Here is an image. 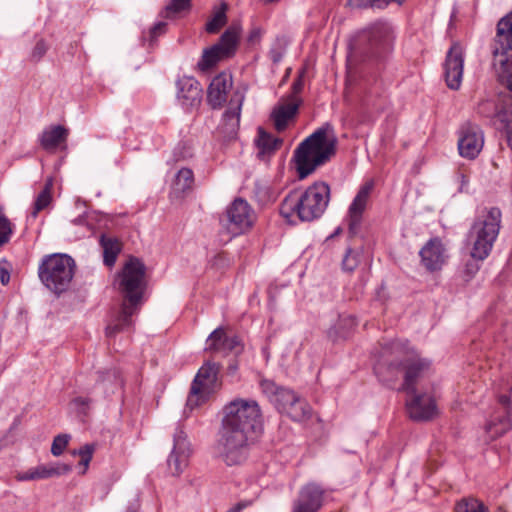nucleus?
Masks as SVG:
<instances>
[{
    "instance_id": "obj_1",
    "label": "nucleus",
    "mask_w": 512,
    "mask_h": 512,
    "mask_svg": "<svg viewBox=\"0 0 512 512\" xmlns=\"http://www.w3.org/2000/svg\"><path fill=\"white\" fill-rule=\"evenodd\" d=\"M430 366L427 359L410 351L407 343L393 341L382 348L380 359L374 365V372L383 384L391 387L404 371L402 390L414 393L416 383Z\"/></svg>"
},
{
    "instance_id": "obj_2",
    "label": "nucleus",
    "mask_w": 512,
    "mask_h": 512,
    "mask_svg": "<svg viewBox=\"0 0 512 512\" xmlns=\"http://www.w3.org/2000/svg\"><path fill=\"white\" fill-rule=\"evenodd\" d=\"M492 53L498 79L510 91L497 118L504 124L507 141L512 148V13L498 22Z\"/></svg>"
},
{
    "instance_id": "obj_3",
    "label": "nucleus",
    "mask_w": 512,
    "mask_h": 512,
    "mask_svg": "<svg viewBox=\"0 0 512 512\" xmlns=\"http://www.w3.org/2000/svg\"><path fill=\"white\" fill-rule=\"evenodd\" d=\"M145 271L144 263L135 257L129 258L123 266L118 278V288L124 296V302L106 327L108 337H112L132 325L131 318L136 313L142 297Z\"/></svg>"
},
{
    "instance_id": "obj_4",
    "label": "nucleus",
    "mask_w": 512,
    "mask_h": 512,
    "mask_svg": "<svg viewBox=\"0 0 512 512\" xmlns=\"http://www.w3.org/2000/svg\"><path fill=\"white\" fill-rule=\"evenodd\" d=\"M329 129L328 124L318 128L296 148L294 159L299 179L306 178L335 155L337 140L328 136Z\"/></svg>"
},
{
    "instance_id": "obj_5",
    "label": "nucleus",
    "mask_w": 512,
    "mask_h": 512,
    "mask_svg": "<svg viewBox=\"0 0 512 512\" xmlns=\"http://www.w3.org/2000/svg\"><path fill=\"white\" fill-rule=\"evenodd\" d=\"M330 200V187L325 182H316L305 191L294 190L284 198L281 214L289 217L296 214L301 221L318 219L326 210Z\"/></svg>"
},
{
    "instance_id": "obj_6",
    "label": "nucleus",
    "mask_w": 512,
    "mask_h": 512,
    "mask_svg": "<svg viewBox=\"0 0 512 512\" xmlns=\"http://www.w3.org/2000/svg\"><path fill=\"white\" fill-rule=\"evenodd\" d=\"M501 224L499 208L480 210L467 235V243L471 246L470 255L475 260H484L490 254L498 237Z\"/></svg>"
},
{
    "instance_id": "obj_7",
    "label": "nucleus",
    "mask_w": 512,
    "mask_h": 512,
    "mask_svg": "<svg viewBox=\"0 0 512 512\" xmlns=\"http://www.w3.org/2000/svg\"><path fill=\"white\" fill-rule=\"evenodd\" d=\"M222 430L255 438L262 430V415L254 400L235 399L224 409Z\"/></svg>"
},
{
    "instance_id": "obj_8",
    "label": "nucleus",
    "mask_w": 512,
    "mask_h": 512,
    "mask_svg": "<svg viewBox=\"0 0 512 512\" xmlns=\"http://www.w3.org/2000/svg\"><path fill=\"white\" fill-rule=\"evenodd\" d=\"M394 38L391 24L384 20H377L358 34L352 47L351 57H360L362 61L381 58L392 49Z\"/></svg>"
},
{
    "instance_id": "obj_9",
    "label": "nucleus",
    "mask_w": 512,
    "mask_h": 512,
    "mask_svg": "<svg viewBox=\"0 0 512 512\" xmlns=\"http://www.w3.org/2000/svg\"><path fill=\"white\" fill-rule=\"evenodd\" d=\"M75 267L72 257L66 254H50L42 258L38 267V276L48 290L60 295L69 288Z\"/></svg>"
},
{
    "instance_id": "obj_10",
    "label": "nucleus",
    "mask_w": 512,
    "mask_h": 512,
    "mask_svg": "<svg viewBox=\"0 0 512 512\" xmlns=\"http://www.w3.org/2000/svg\"><path fill=\"white\" fill-rule=\"evenodd\" d=\"M241 33V26L232 23L222 34L219 42L203 51L197 66L201 71H208L220 61L234 55Z\"/></svg>"
},
{
    "instance_id": "obj_11",
    "label": "nucleus",
    "mask_w": 512,
    "mask_h": 512,
    "mask_svg": "<svg viewBox=\"0 0 512 512\" xmlns=\"http://www.w3.org/2000/svg\"><path fill=\"white\" fill-rule=\"evenodd\" d=\"M253 440L254 438L241 433L236 434L222 430L217 444L218 457L227 466L241 465L248 458L250 442Z\"/></svg>"
},
{
    "instance_id": "obj_12",
    "label": "nucleus",
    "mask_w": 512,
    "mask_h": 512,
    "mask_svg": "<svg viewBox=\"0 0 512 512\" xmlns=\"http://www.w3.org/2000/svg\"><path fill=\"white\" fill-rule=\"evenodd\" d=\"M255 221L254 209L242 198H236L227 207L225 215L221 219L223 226L231 236L239 235L250 229Z\"/></svg>"
},
{
    "instance_id": "obj_13",
    "label": "nucleus",
    "mask_w": 512,
    "mask_h": 512,
    "mask_svg": "<svg viewBox=\"0 0 512 512\" xmlns=\"http://www.w3.org/2000/svg\"><path fill=\"white\" fill-rule=\"evenodd\" d=\"M173 449L168 457L167 465L173 476H179L188 465L191 454L187 435L178 427L173 435Z\"/></svg>"
},
{
    "instance_id": "obj_14",
    "label": "nucleus",
    "mask_w": 512,
    "mask_h": 512,
    "mask_svg": "<svg viewBox=\"0 0 512 512\" xmlns=\"http://www.w3.org/2000/svg\"><path fill=\"white\" fill-rule=\"evenodd\" d=\"M483 144V133L477 125L466 123L461 127L458 150L462 157L475 159L482 150Z\"/></svg>"
},
{
    "instance_id": "obj_15",
    "label": "nucleus",
    "mask_w": 512,
    "mask_h": 512,
    "mask_svg": "<svg viewBox=\"0 0 512 512\" xmlns=\"http://www.w3.org/2000/svg\"><path fill=\"white\" fill-rule=\"evenodd\" d=\"M409 399L406 401L407 412L415 421H428L437 414V407L434 398L428 393H407Z\"/></svg>"
},
{
    "instance_id": "obj_16",
    "label": "nucleus",
    "mask_w": 512,
    "mask_h": 512,
    "mask_svg": "<svg viewBox=\"0 0 512 512\" xmlns=\"http://www.w3.org/2000/svg\"><path fill=\"white\" fill-rule=\"evenodd\" d=\"M463 49L460 44L454 43L447 52L444 64V76L447 86L450 89L457 90L463 76Z\"/></svg>"
},
{
    "instance_id": "obj_17",
    "label": "nucleus",
    "mask_w": 512,
    "mask_h": 512,
    "mask_svg": "<svg viewBox=\"0 0 512 512\" xmlns=\"http://www.w3.org/2000/svg\"><path fill=\"white\" fill-rule=\"evenodd\" d=\"M244 95L236 91L229 102V107L223 114L222 122L219 126V131L224 138L233 139L238 131L240 123V113L243 104Z\"/></svg>"
},
{
    "instance_id": "obj_18",
    "label": "nucleus",
    "mask_w": 512,
    "mask_h": 512,
    "mask_svg": "<svg viewBox=\"0 0 512 512\" xmlns=\"http://www.w3.org/2000/svg\"><path fill=\"white\" fill-rule=\"evenodd\" d=\"M324 490L316 483L303 486L293 502L292 512H317L323 505Z\"/></svg>"
},
{
    "instance_id": "obj_19",
    "label": "nucleus",
    "mask_w": 512,
    "mask_h": 512,
    "mask_svg": "<svg viewBox=\"0 0 512 512\" xmlns=\"http://www.w3.org/2000/svg\"><path fill=\"white\" fill-rule=\"evenodd\" d=\"M373 187L374 183L372 181L363 184L349 207V231L352 234H356L359 229Z\"/></svg>"
},
{
    "instance_id": "obj_20",
    "label": "nucleus",
    "mask_w": 512,
    "mask_h": 512,
    "mask_svg": "<svg viewBox=\"0 0 512 512\" xmlns=\"http://www.w3.org/2000/svg\"><path fill=\"white\" fill-rule=\"evenodd\" d=\"M260 386L262 392L281 413H285L290 405L295 403L298 397L292 390L278 387L273 381L270 380L261 381Z\"/></svg>"
},
{
    "instance_id": "obj_21",
    "label": "nucleus",
    "mask_w": 512,
    "mask_h": 512,
    "mask_svg": "<svg viewBox=\"0 0 512 512\" xmlns=\"http://www.w3.org/2000/svg\"><path fill=\"white\" fill-rule=\"evenodd\" d=\"M209 351L239 354L243 345L238 336H229L222 327L216 328L207 339Z\"/></svg>"
},
{
    "instance_id": "obj_22",
    "label": "nucleus",
    "mask_w": 512,
    "mask_h": 512,
    "mask_svg": "<svg viewBox=\"0 0 512 512\" xmlns=\"http://www.w3.org/2000/svg\"><path fill=\"white\" fill-rule=\"evenodd\" d=\"M419 254L421 263L431 272L441 269L446 260L445 248L439 238L430 239Z\"/></svg>"
},
{
    "instance_id": "obj_23",
    "label": "nucleus",
    "mask_w": 512,
    "mask_h": 512,
    "mask_svg": "<svg viewBox=\"0 0 512 512\" xmlns=\"http://www.w3.org/2000/svg\"><path fill=\"white\" fill-rule=\"evenodd\" d=\"M232 87V77L227 73L216 75L207 90V101L213 109L220 108L226 101L227 93Z\"/></svg>"
},
{
    "instance_id": "obj_24",
    "label": "nucleus",
    "mask_w": 512,
    "mask_h": 512,
    "mask_svg": "<svg viewBox=\"0 0 512 512\" xmlns=\"http://www.w3.org/2000/svg\"><path fill=\"white\" fill-rule=\"evenodd\" d=\"M177 86V98L183 106L194 107L200 104L202 88L195 78L183 77L177 82Z\"/></svg>"
},
{
    "instance_id": "obj_25",
    "label": "nucleus",
    "mask_w": 512,
    "mask_h": 512,
    "mask_svg": "<svg viewBox=\"0 0 512 512\" xmlns=\"http://www.w3.org/2000/svg\"><path fill=\"white\" fill-rule=\"evenodd\" d=\"M300 102V99L293 98L289 102L279 103L274 107L271 119L278 132L286 129L288 122L296 115Z\"/></svg>"
},
{
    "instance_id": "obj_26",
    "label": "nucleus",
    "mask_w": 512,
    "mask_h": 512,
    "mask_svg": "<svg viewBox=\"0 0 512 512\" xmlns=\"http://www.w3.org/2000/svg\"><path fill=\"white\" fill-rule=\"evenodd\" d=\"M218 372L219 366L216 363L207 362L199 369L192 384L210 394L215 388Z\"/></svg>"
},
{
    "instance_id": "obj_27",
    "label": "nucleus",
    "mask_w": 512,
    "mask_h": 512,
    "mask_svg": "<svg viewBox=\"0 0 512 512\" xmlns=\"http://www.w3.org/2000/svg\"><path fill=\"white\" fill-rule=\"evenodd\" d=\"M500 404L505 409V415H503L498 423H491L488 425L487 430L492 433L493 437H498L506 433L511 429V415H510V397L507 395H501L499 398Z\"/></svg>"
},
{
    "instance_id": "obj_28",
    "label": "nucleus",
    "mask_w": 512,
    "mask_h": 512,
    "mask_svg": "<svg viewBox=\"0 0 512 512\" xmlns=\"http://www.w3.org/2000/svg\"><path fill=\"white\" fill-rule=\"evenodd\" d=\"M68 130L61 125L53 126L42 133L41 145L45 150H54L66 141Z\"/></svg>"
},
{
    "instance_id": "obj_29",
    "label": "nucleus",
    "mask_w": 512,
    "mask_h": 512,
    "mask_svg": "<svg viewBox=\"0 0 512 512\" xmlns=\"http://www.w3.org/2000/svg\"><path fill=\"white\" fill-rule=\"evenodd\" d=\"M100 245L103 249V261L106 266H113L117 256L121 251V243L117 238L102 234L100 237Z\"/></svg>"
},
{
    "instance_id": "obj_30",
    "label": "nucleus",
    "mask_w": 512,
    "mask_h": 512,
    "mask_svg": "<svg viewBox=\"0 0 512 512\" xmlns=\"http://www.w3.org/2000/svg\"><path fill=\"white\" fill-rule=\"evenodd\" d=\"M194 185V174L189 168L180 169L175 175L172 185V193L177 197L191 191Z\"/></svg>"
},
{
    "instance_id": "obj_31",
    "label": "nucleus",
    "mask_w": 512,
    "mask_h": 512,
    "mask_svg": "<svg viewBox=\"0 0 512 512\" xmlns=\"http://www.w3.org/2000/svg\"><path fill=\"white\" fill-rule=\"evenodd\" d=\"M52 189L53 180L49 178L46 181L42 191L38 194L34 202L33 208L27 217V220L29 222L35 220L38 216V213L49 206L52 200Z\"/></svg>"
},
{
    "instance_id": "obj_32",
    "label": "nucleus",
    "mask_w": 512,
    "mask_h": 512,
    "mask_svg": "<svg viewBox=\"0 0 512 512\" xmlns=\"http://www.w3.org/2000/svg\"><path fill=\"white\" fill-rule=\"evenodd\" d=\"M255 142L259 150L258 155L260 157H264L266 154L273 153L282 143L279 138H275L262 128L258 129V137Z\"/></svg>"
},
{
    "instance_id": "obj_33",
    "label": "nucleus",
    "mask_w": 512,
    "mask_h": 512,
    "mask_svg": "<svg viewBox=\"0 0 512 512\" xmlns=\"http://www.w3.org/2000/svg\"><path fill=\"white\" fill-rule=\"evenodd\" d=\"M228 9V5L226 3H221L220 7L214 11L212 17L206 23V31L208 33H217L220 29L227 23L226 11Z\"/></svg>"
},
{
    "instance_id": "obj_34",
    "label": "nucleus",
    "mask_w": 512,
    "mask_h": 512,
    "mask_svg": "<svg viewBox=\"0 0 512 512\" xmlns=\"http://www.w3.org/2000/svg\"><path fill=\"white\" fill-rule=\"evenodd\" d=\"M191 8V0H171L164 8L162 16L173 19L180 17Z\"/></svg>"
},
{
    "instance_id": "obj_35",
    "label": "nucleus",
    "mask_w": 512,
    "mask_h": 512,
    "mask_svg": "<svg viewBox=\"0 0 512 512\" xmlns=\"http://www.w3.org/2000/svg\"><path fill=\"white\" fill-rule=\"evenodd\" d=\"M285 413L294 421H302L310 414V406L304 399L297 397Z\"/></svg>"
},
{
    "instance_id": "obj_36",
    "label": "nucleus",
    "mask_w": 512,
    "mask_h": 512,
    "mask_svg": "<svg viewBox=\"0 0 512 512\" xmlns=\"http://www.w3.org/2000/svg\"><path fill=\"white\" fill-rule=\"evenodd\" d=\"M405 0H347L348 6L354 9H383L390 2L402 4Z\"/></svg>"
},
{
    "instance_id": "obj_37",
    "label": "nucleus",
    "mask_w": 512,
    "mask_h": 512,
    "mask_svg": "<svg viewBox=\"0 0 512 512\" xmlns=\"http://www.w3.org/2000/svg\"><path fill=\"white\" fill-rule=\"evenodd\" d=\"M16 479L18 481H33V480L47 479L45 464L38 465L34 468L29 469L26 472L18 473L16 475Z\"/></svg>"
},
{
    "instance_id": "obj_38",
    "label": "nucleus",
    "mask_w": 512,
    "mask_h": 512,
    "mask_svg": "<svg viewBox=\"0 0 512 512\" xmlns=\"http://www.w3.org/2000/svg\"><path fill=\"white\" fill-rule=\"evenodd\" d=\"M455 512H485V507L479 500L467 498L457 503Z\"/></svg>"
},
{
    "instance_id": "obj_39",
    "label": "nucleus",
    "mask_w": 512,
    "mask_h": 512,
    "mask_svg": "<svg viewBox=\"0 0 512 512\" xmlns=\"http://www.w3.org/2000/svg\"><path fill=\"white\" fill-rule=\"evenodd\" d=\"M209 393L204 392L197 385L192 384L190 393L187 398L186 407L190 410L198 407L202 401H204V397Z\"/></svg>"
},
{
    "instance_id": "obj_40",
    "label": "nucleus",
    "mask_w": 512,
    "mask_h": 512,
    "mask_svg": "<svg viewBox=\"0 0 512 512\" xmlns=\"http://www.w3.org/2000/svg\"><path fill=\"white\" fill-rule=\"evenodd\" d=\"M360 252L353 249H347L346 254L342 261V268L347 272L354 271L360 262Z\"/></svg>"
},
{
    "instance_id": "obj_41",
    "label": "nucleus",
    "mask_w": 512,
    "mask_h": 512,
    "mask_svg": "<svg viewBox=\"0 0 512 512\" xmlns=\"http://www.w3.org/2000/svg\"><path fill=\"white\" fill-rule=\"evenodd\" d=\"M45 467L47 479L65 475L72 470L71 465L60 462L48 463Z\"/></svg>"
},
{
    "instance_id": "obj_42",
    "label": "nucleus",
    "mask_w": 512,
    "mask_h": 512,
    "mask_svg": "<svg viewBox=\"0 0 512 512\" xmlns=\"http://www.w3.org/2000/svg\"><path fill=\"white\" fill-rule=\"evenodd\" d=\"M70 440V435L68 434H59L57 435L51 446V453L54 456H60L65 448L67 447Z\"/></svg>"
},
{
    "instance_id": "obj_43",
    "label": "nucleus",
    "mask_w": 512,
    "mask_h": 512,
    "mask_svg": "<svg viewBox=\"0 0 512 512\" xmlns=\"http://www.w3.org/2000/svg\"><path fill=\"white\" fill-rule=\"evenodd\" d=\"M94 450H95V446L93 444H85L77 452L78 455L81 457V460H80L79 464L83 466L82 473L86 472V470H87V468L89 466V463H90V461L92 459Z\"/></svg>"
},
{
    "instance_id": "obj_44",
    "label": "nucleus",
    "mask_w": 512,
    "mask_h": 512,
    "mask_svg": "<svg viewBox=\"0 0 512 512\" xmlns=\"http://www.w3.org/2000/svg\"><path fill=\"white\" fill-rule=\"evenodd\" d=\"M99 378L98 381L101 383L111 382L114 385H120L122 380L120 379V374L117 369H110L107 371L98 372Z\"/></svg>"
},
{
    "instance_id": "obj_45",
    "label": "nucleus",
    "mask_w": 512,
    "mask_h": 512,
    "mask_svg": "<svg viewBox=\"0 0 512 512\" xmlns=\"http://www.w3.org/2000/svg\"><path fill=\"white\" fill-rule=\"evenodd\" d=\"M48 46L44 40H39L31 53L32 61L38 62L47 52Z\"/></svg>"
},
{
    "instance_id": "obj_46",
    "label": "nucleus",
    "mask_w": 512,
    "mask_h": 512,
    "mask_svg": "<svg viewBox=\"0 0 512 512\" xmlns=\"http://www.w3.org/2000/svg\"><path fill=\"white\" fill-rule=\"evenodd\" d=\"M94 215L91 212L84 211L82 215L78 216L73 220L75 225H85L89 230H93L92 220Z\"/></svg>"
},
{
    "instance_id": "obj_47",
    "label": "nucleus",
    "mask_w": 512,
    "mask_h": 512,
    "mask_svg": "<svg viewBox=\"0 0 512 512\" xmlns=\"http://www.w3.org/2000/svg\"><path fill=\"white\" fill-rule=\"evenodd\" d=\"M303 87L304 81L302 75H300L297 79L294 80L292 84V95L290 97V100H292L293 98L298 99L296 95L303 90Z\"/></svg>"
},
{
    "instance_id": "obj_48",
    "label": "nucleus",
    "mask_w": 512,
    "mask_h": 512,
    "mask_svg": "<svg viewBox=\"0 0 512 512\" xmlns=\"http://www.w3.org/2000/svg\"><path fill=\"white\" fill-rule=\"evenodd\" d=\"M166 29V23L164 22H159L157 24H155L151 29H150V36L152 39H155L156 37H158L159 35L163 34L164 31Z\"/></svg>"
},
{
    "instance_id": "obj_49",
    "label": "nucleus",
    "mask_w": 512,
    "mask_h": 512,
    "mask_svg": "<svg viewBox=\"0 0 512 512\" xmlns=\"http://www.w3.org/2000/svg\"><path fill=\"white\" fill-rule=\"evenodd\" d=\"M284 52L281 48H272L270 50V58L273 63H279L283 58Z\"/></svg>"
},
{
    "instance_id": "obj_50",
    "label": "nucleus",
    "mask_w": 512,
    "mask_h": 512,
    "mask_svg": "<svg viewBox=\"0 0 512 512\" xmlns=\"http://www.w3.org/2000/svg\"><path fill=\"white\" fill-rule=\"evenodd\" d=\"M251 504H252V502L248 501V500L240 501V502L236 503L235 505H233L226 512H241L243 509L247 508Z\"/></svg>"
},
{
    "instance_id": "obj_51",
    "label": "nucleus",
    "mask_w": 512,
    "mask_h": 512,
    "mask_svg": "<svg viewBox=\"0 0 512 512\" xmlns=\"http://www.w3.org/2000/svg\"><path fill=\"white\" fill-rule=\"evenodd\" d=\"M9 280H10L9 272L6 271V270H1L0 271V281H1V283L3 285H6V284H8Z\"/></svg>"
},
{
    "instance_id": "obj_52",
    "label": "nucleus",
    "mask_w": 512,
    "mask_h": 512,
    "mask_svg": "<svg viewBox=\"0 0 512 512\" xmlns=\"http://www.w3.org/2000/svg\"><path fill=\"white\" fill-rule=\"evenodd\" d=\"M259 37H260V32H259V30L255 29V30L251 31L248 41L253 42L256 39H258Z\"/></svg>"
},
{
    "instance_id": "obj_53",
    "label": "nucleus",
    "mask_w": 512,
    "mask_h": 512,
    "mask_svg": "<svg viewBox=\"0 0 512 512\" xmlns=\"http://www.w3.org/2000/svg\"><path fill=\"white\" fill-rule=\"evenodd\" d=\"M74 402H75L76 404H78V405H83V406H84V405H88V402H89V401H88V399H86V398H83V397H77V398H75V399H74Z\"/></svg>"
},
{
    "instance_id": "obj_54",
    "label": "nucleus",
    "mask_w": 512,
    "mask_h": 512,
    "mask_svg": "<svg viewBox=\"0 0 512 512\" xmlns=\"http://www.w3.org/2000/svg\"><path fill=\"white\" fill-rule=\"evenodd\" d=\"M138 507H139V505H138V503L136 502V503H134L133 505H131V506L129 507V509L127 510V512H138Z\"/></svg>"
},
{
    "instance_id": "obj_55",
    "label": "nucleus",
    "mask_w": 512,
    "mask_h": 512,
    "mask_svg": "<svg viewBox=\"0 0 512 512\" xmlns=\"http://www.w3.org/2000/svg\"><path fill=\"white\" fill-rule=\"evenodd\" d=\"M80 205H81V206H85L86 204H85V202H82L80 199H78V200L76 201V206H77V207H79Z\"/></svg>"
},
{
    "instance_id": "obj_56",
    "label": "nucleus",
    "mask_w": 512,
    "mask_h": 512,
    "mask_svg": "<svg viewBox=\"0 0 512 512\" xmlns=\"http://www.w3.org/2000/svg\"><path fill=\"white\" fill-rule=\"evenodd\" d=\"M468 181L466 180V177L462 175V186L466 184Z\"/></svg>"
},
{
    "instance_id": "obj_57",
    "label": "nucleus",
    "mask_w": 512,
    "mask_h": 512,
    "mask_svg": "<svg viewBox=\"0 0 512 512\" xmlns=\"http://www.w3.org/2000/svg\"><path fill=\"white\" fill-rule=\"evenodd\" d=\"M265 3H274V2H278L279 0H264Z\"/></svg>"
},
{
    "instance_id": "obj_58",
    "label": "nucleus",
    "mask_w": 512,
    "mask_h": 512,
    "mask_svg": "<svg viewBox=\"0 0 512 512\" xmlns=\"http://www.w3.org/2000/svg\"><path fill=\"white\" fill-rule=\"evenodd\" d=\"M339 232H340V228H338V229L335 231V235H336V234H338ZM333 236H334V234H333V235H331V237H333Z\"/></svg>"
},
{
    "instance_id": "obj_59",
    "label": "nucleus",
    "mask_w": 512,
    "mask_h": 512,
    "mask_svg": "<svg viewBox=\"0 0 512 512\" xmlns=\"http://www.w3.org/2000/svg\"><path fill=\"white\" fill-rule=\"evenodd\" d=\"M467 268L470 270V272H473V269L470 267V265H467Z\"/></svg>"
},
{
    "instance_id": "obj_60",
    "label": "nucleus",
    "mask_w": 512,
    "mask_h": 512,
    "mask_svg": "<svg viewBox=\"0 0 512 512\" xmlns=\"http://www.w3.org/2000/svg\"><path fill=\"white\" fill-rule=\"evenodd\" d=\"M467 268L470 270V272H473V269L470 267V265H467Z\"/></svg>"
},
{
    "instance_id": "obj_61",
    "label": "nucleus",
    "mask_w": 512,
    "mask_h": 512,
    "mask_svg": "<svg viewBox=\"0 0 512 512\" xmlns=\"http://www.w3.org/2000/svg\"><path fill=\"white\" fill-rule=\"evenodd\" d=\"M467 268L470 270V272H473V269L470 267V265H467Z\"/></svg>"
}]
</instances>
